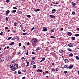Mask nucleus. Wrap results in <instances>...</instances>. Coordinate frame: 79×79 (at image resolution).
<instances>
[{
	"instance_id": "f257e3e1",
	"label": "nucleus",
	"mask_w": 79,
	"mask_h": 79,
	"mask_svg": "<svg viewBox=\"0 0 79 79\" xmlns=\"http://www.w3.org/2000/svg\"><path fill=\"white\" fill-rule=\"evenodd\" d=\"M32 43V45L33 47H35L36 46V43L37 42V40L36 38H32L31 41Z\"/></svg>"
},
{
	"instance_id": "f03ea898",
	"label": "nucleus",
	"mask_w": 79,
	"mask_h": 79,
	"mask_svg": "<svg viewBox=\"0 0 79 79\" xmlns=\"http://www.w3.org/2000/svg\"><path fill=\"white\" fill-rule=\"evenodd\" d=\"M43 29L42 31H44V32H45V31H47V28H46V27H43Z\"/></svg>"
},
{
	"instance_id": "7ed1b4c3",
	"label": "nucleus",
	"mask_w": 79,
	"mask_h": 79,
	"mask_svg": "<svg viewBox=\"0 0 79 79\" xmlns=\"http://www.w3.org/2000/svg\"><path fill=\"white\" fill-rule=\"evenodd\" d=\"M4 60H5V58L3 57H1L0 58V61L2 62V61H3Z\"/></svg>"
},
{
	"instance_id": "20e7f679",
	"label": "nucleus",
	"mask_w": 79,
	"mask_h": 79,
	"mask_svg": "<svg viewBox=\"0 0 79 79\" xmlns=\"http://www.w3.org/2000/svg\"><path fill=\"white\" fill-rule=\"evenodd\" d=\"M16 69H17V68L14 67L13 68L11 69V70H12L13 71H15V70H16Z\"/></svg>"
},
{
	"instance_id": "39448f33",
	"label": "nucleus",
	"mask_w": 79,
	"mask_h": 79,
	"mask_svg": "<svg viewBox=\"0 0 79 79\" xmlns=\"http://www.w3.org/2000/svg\"><path fill=\"white\" fill-rule=\"evenodd\" d=\"M69 47H73V44L70 43L68 44Z\"/></svg>"
},
{
	"instance_id": "423d86ee",
	"label": "nucleus",
	"mask_w": 79,
	"mask_h": 79,
	"mask_svg": "<svg viewBox=\"0 0 79 79\" xmlns=\"http://www.w3.org/2000/svg\"><path fill=\"white\" fill-rule=\"evenodd\" d=\"M68 68L69 69H72V68H73V65H69Z\"/></svg>"
},
{
	"instance_id": "0eeeda50",
	"label": "nucleus",
	"mask_w": 79,
	"mask_h": 79,
	"mask_svg": "<svg viewBox=\"0 0 79 79\" xmlns=\"http://www.w3.org/2000/svg\"><path fill=\"white\" fill-rule=\"evenodd\" d=\"M6 16H8V13H10V10H8L6 11Z\"/></svg>"
},
{
	"instance_id": "6e6552de",
	"label": "nucleus",
	"mask_w": 79,
	"mask_h": 79,
	"mask_svg": "<svg viewBox=\"0 0 79 79\" xmlns=\"http://www.w3.org/2000/svg\"><path fill=\"white\" fill-rule=\"evenodd\" d=\"M56 12V10L55 9H53L52 10V13H55Z\"/></svg>"
},
{
	"instance_id": "1a4fd4ad",
	"label": "nucleus",
	"mask_w": 79,
	"mask_h": 79,
	"mask_svg": "<svg viewBox=\"0 0 79 79\" xmlns=\"http://www.w3.org/2000/svg\"><path fill=\"white\" fill-rule=\"evenodd\" d=\"M64 61L65 63H68V62H69V61L67 59H66Z\"/></svg>"
},
{
	"instance_id": "9d476101",
	"label": "nucleus",
	"mask_w": 79,
	"mask_h": 79,
	"mask_svg": "<svg viewBox=\"0 0 79 79\" xmlns=\"http://www.w3.org/2000/svg\"><path fill=\"white\" fill-rule=\"evenodd\" d=\"M40 11V9H37L36 10H34V11H35V12H37V11Z\"/></svg>"
},
{
	"instance_id": "9b49d317",
	"label": "nucleus",
	"mask_w": 79,
	"mask_h": 79,
	"mask_svg": "<svg viewBox=\"0 0 79 79\" xmlns=\"http://www.w3.org/2000/svg\"><path fill=\"white\" fill-rule=\"evenodd\" d=\"M68 35L69 36H71L72 35V33L70 32H68Z\"/></svg>"
},
{
	"instance_id": "f8f14e48",
	"label": "nucleus",
	"mask_w": 79,
	"mask_h": 79,
	"mask_svg": "<svg viewBox=\"0 0 79 79\" xmlns=\"http://www.w3.org/2000/svg\"><path fill=\"white\" fill-rule=\"evenodd\" d=\"M11 12L12 13H16V10H13L11 11Z\"/></svg>"
},
{
	"instance_id": "ddd939ff",
	"label": "nucleus",
	"mask_w": 79,
	"mask_h": 79,
	"mask_svg": "<svg viewBox=\"0 0 79 79\" xmlns=\"http://www.w3.org/2000/svg\"><path fill=\"white\" fill-rule=\"evenodd\" d=\"M72 5L73 6V7H74L75 6L76 4L74 2H72Z\"/></svg>"
},
{
	"instance_id": "4468645a",
	"label": "nucleus",
	"mask_w": 79,
	"mask_h": 79,
	"mask_svg": "<svg viewBox=\"0 0 79 79\" xmlns=\"http://www.w3.org/2000/svg\"><path fill=\"white\" fill-rule=\"evenodd\" d=\"M14 67H15V68H18V65L17 64H16L15 65Z\"/></svg>"
},
{
	"instance_id": "2eb2a0df",
	"label": "nucleus",
	"mask_w": 79,
	"mask_h": 79,
	"mask_svg": "<svg viewBox=\"0 0 79 79\" xmlns=\"http://www.w3.org/2000/svg\"><path fill=\"white\" fill-rule=\"evenodd\" d=\"M40 49V47H38L37 48V49H36V50L37 51H38V50H39Z\"/></svg>"
},
{
	"instance_id": "dca6fc26",
	"label": "nucleus",
	"mask_w": 79,
	"mask_h": 79,
	"mask_svg": "<svg viewBox=\"0 0 79 79\" xmlns=\"http://www.w3.org/2000/svg\"><path fill=\"white\" fill-rule=\"evenodd\" d=\"M31 64H35V62L33 60H31Z\"/></svg>"
},
{
	"instance_id": "f3484780",
	"label": "nucleus",
	"mask_w": 79,
	"mask_h": 79,
	"mask_svg": "<svg viewBox=\"0 0 79 79\" xmlns=\"http://www.w3.org/2000/svg\"><path fill=\"white\" fill-rule=\"evenodd\" d=\"M55 16H53L52 15H50V17L51 18H55Z\"/></svg>"
},
{
	"instance_id": "a211bd4d",
	"label": "nucleus",
	"mask_w": 79,
	"mask_h": 79,
	"mask_svg": "<svg viewBox=\"0 0 79 79\" xmlns=\"http://www.w3.org/2000/svg\"><path fill=\"white\" fill-rule=\"evenodd\" d=\"M42 72V70H40L39 69H38L37 71V72Z\"/></svg>"
},
{
	"instance_id": "6ab92c4d",
	"label": "nucleus",
	"mask_w": 79,
	"mask_h": 79,
	"mask_svg": "<svg viewBox=\"0 0 79 79\" xmlns=\"http://www.w3.org/2000/svg\"><path fill=\"white\" fill-rule=\"evenodd\" d=\"M16 60H13L12 61V63H15V62H16Z\"/></svg>"
},
{
	"instance_id": "aec40b11",
	"label": "nucleus",
	"mask_w": 79,
	"mask_h": 79,
	"mask_svg": "<svg viewBox=\"0 0 79 79\" xmlns=\"http://www.w3.org/2000/svg\"><path fill=\"white\" fill-rule=\"evenodd\" d=\"M14 44V42H12L11 43H10L9 44V45H13V44Z\"/></svg>"
},
{
	"instance_id": "412c9836",
	"label": "nucleus",
	"mask_w": 79,
	"mask_h": 79,
	"mask_svg": "<svg viewBox=\"0 0 79 79\" xmlns=\"http://www.w3.org/2000/svg\"><path fill=\"white\" fill-rule=\"evenodd\" d=\"M29 62H27V65H26L27 67V66H29Z\"/></svg>"
},
{
	"instance_id": "4be33fe9",
	"label": "nucleus",
	"mask_w": 79,
	"mask_h": 79,
	"mask_svg": "<svg viewBox=\"0 0 79 79\" xmlns=\"http://www.w3.org/2000/svg\"><path fill=\"white\" fill-rule=\"evenodd\" d=\"M51 38H52V39H56V38L54 36H51Z\"/></svg>"
},
{
	"instance_id": "5701e85b",
	"label": "nucleus",
	"mask_w": 79,
	"mask_h": 79,
	"mask_svg": "<svg viewBox=\"0 0 79 79\" xmlns=\"http://www.w3.org/2000/svg\"><path fill=\"white\" fill-rule=\"evenodd\" d=\"M19 14H21L22 13V12L21 11H19L18 12Z\"/></svg>"
},
{
	"instance_id": "b1692460",
	"label": "nucleus",
	"mask_w": 79,
	"mask_h": 79,
	"mask_svg": "<svg viewBox=\"0 0 79 79\" xmlns=\"http://www.w3.org/2000/svg\"><path fill=\"white\" fill-rule=\"evenodd\" d=\"M69 56H73V54L72 53H70L69 54Z\"/></svg>"
},
{
	"instance_id": "393cba45",
	"label": "nucleus",
	"mask_w": 79,
	"mask_h": 79,
	"mask_svg": "<svg viewBox=\"0 0 79 79\" xmlns=\"http://www.w3.org/2000/svg\"><path fill=\"white\" fill-rule=\"evenodd\" d=\"M27 33H23V35H26Z\"/></svg>"
},
{
	"instance_id": "a878e982",
	"label": "nucleus",
	"mask_w": 79,
	"mask_h": 79,
	"mask_svg": "<svg viewBox=\"0 0 79 79\" xmlns=\"http://www.w3.org/2000/svg\"><path fill=\"white\" fill-rule=\"evenodd\" d=\"M76 59H77V60H79V57L77 56H76Z\"/></svg>"
},
{
	"instance_id": "bb28decb",
	"label": "nucleus",
	"mask_w": 79,
	"mask_h": 79,
	"mask_svg": "<svg viewBox=\"0 0 79 79\" xmlns=\"http://www.w3.org/2000/svg\"><path fill=\"white\" fill-rule=\"evenodd\" d=\"M37 66L35 65H34L33 66V68H36Z\"/></svg>"
},
{
	"instance_id": "cd10ccee",
	"label": "nucleus",
	"mask_w": 79,
	"mask_h": 79,
	"mask_svg": "<svg viewBox=\"0 0 79 79\" xmlns=\"http://www.w3.org/2000/svg\"><path fill=\"white\" fill-rule=\"evenodd\" d=\"M68 65H65L64 66V68H68Z\"/></svg>"
},
{
	"instance_id": "c85d7f7f",
	"label": "nucleus",
	"mask_w": 79,
	"mask_h": 79,
	"mask_svg": "<svg viewBox=\"0 0 79 79\" xmlns=\"http://www.w3.org/2000/svg\"><path fill=\"white\" fill-rule=\"evenodd\" d=\"M79 36V34H76L75 35V36H76V37H78V36Z\"/></svg>"
},
{
	"instance_id": "c756f323",
	"label": "nucleus",
	"mask_w": 79,
	"mask_h": 79,
	"mask_svg": "<svg viewBox=\"0 0 79 79\" xmlns=\"http://www.w3.org/2000/svg\"><path fill=\"white\" fill-rule=\"evenodd\" d=\"M17 25V23L15 22L14 23V25L15 26H16V25Z\"/></svg>"
},
{
	"instance_id": "7c9ffc66",
	"label": "nucleus",
	"mask_w": 79,
	"mask_h": 79,
	"mask_svg": "<svg viewBox=\"0 0 79 79\" xmlns=\"http://www.w3.org/2000/svg\"><path fill=\"white\" fill-rule=\"evenodd\" d=\"M27 17V18H31V16L30 15H27L26 16Z\"/></svg>"
},
{
	"instance_id": "2f4dec72",
	"label": "nucleus",
	"mask_w": 79,
	"mask_h": 79,
	"mask_svg": "<svg viewBox=\"0 0 79 79\" xmlns=\"http://www.w3.org/2000/svg\"><path fill=\"white\" fill-rule=\"evenodd\" d=\"M3 32L2 31L1 33H0V35H3Z\"/></svg>"
},
{
	"instance_id": "473e14b6",
	"label": "nucleus",
	"mask_w": 79,
	"mask_h": 79,
	"mask_svg": "<svg viewBox=\"0 0 79 79\" xmlns=\"http://www.w3.org/2000/svg\"><path fill=\"white\" fill-rule=\"evenodd\" d=\"M63 51L62 50H60L59 51V52H60V53H62V52H63Z\"/></svg>"
},
{
	"instance_id": "72a5a7b5",
	"label": "nucleus",
	"mask_w": 79,
	"mask_h": 79,
	"mask_svg": "<svg viewBox=\"0 0 79 79\" xmlns=\"http://www.w3.org/2000/svg\"><path fill=\"white\" fill-rule=\"evenodd\" d=\"M13 9H15V10H17L18 9V8H16L15 7H14L13 8Z\"/></svg>"
},
{
	"instance_id": "f704fd0d",
	"label": "nucleus",
	"mask_w": 79,
	"mask_h": 79,
	"mask_svg": "<svg viewBox=\"0 0 79 79\" xmlns=\"http://www.w3.org/2000/svg\"><path fill=\"white\" fill-rule=\"evenodd\" d=\"M72 40H75V37H72Z\"/></svg>"
},
{
	"instance_id": "c9c22d12",
	"label": "nucleus",
	"mask_w": 79,
	"mask_h": 79,
	"mask_svg": "<svg viewBox=\"0 0 79 79\" xmlns=\"http://www.w3.org/2000/svg\"><path fill=\"white\" fill-rule=\"evenodd\" d=\"M10 68H11V69L12 68H13V65H10Z\"/></svg>"
},
{
	"instance_id": "e433bc0d",
	"label": "nucleus",
	"mask_w": 79,
	"mask_h": 79,
	"mask_svg": "<svg viewBox=\"0 0 79 79\" xmlns=\"http://www.w3.org/2000/svg\"><path fill=\"white\" fill-rule=\"evenodd\" d=\"M12 38L11 37H9L8 38V40H10V39H11Z\"/></svg>"
},
{
	"instance_id": "4c0bfd02",
	"label": "nucleus",
	"mask_w": 79,
	"mask_h": 79,
	"mask_svg": "<svg viewBox=\"0 0 79 79\" xmlns=\"http://www.w3.org/2000/svg\"><path fill=\"white\" fill-rule=\"evenodd\" d=\"M64 74H66L67 73H68V71H65L64 72Z\"/></svg>"
},
{
	"instance_id": "58836bf2",
	"label": "nucleus",
	"mask_w": 79,
	"mask_h": 79,
	"mask_svg": "<svg viewBox=\"0 0 79 79\" xmlns=\"http://www.w3.org/2000/svg\"><path fill=\"white\" fill-rule=\"evenodd\" d=\"M18 74H21V71H20V70H19L18 72Z\"/></svg>"
},
{
	"instance_id": "ea45409f",
	"label": "nucleus",
	"mask_w": 79,
	"mask_h": 79,
	"mask_svg": "<svg viewBox=\"0 0 79 79\" xmlns=\"http://www.w3.org/2000/svg\"><path fill=\"white\" fill-rule=\"evenodd\" d=\"M72 15H75V12H73Z\"/></svg>"
},
{
	"instance_id": "a19ab883",
	"label": "nucleus",
	"mask_w": 79,
	"mask_h": 79,
	"mask_svg": "<svg viewBox=\"0 0 79 79\" xmlns=\"http://www.w3.org/2000/svg\"><path fill=\"white\" fill-rule=\"evenodd\" d=\"M19 47H21V43H19Z\"/></svg>"
},
{
	"instance_id": "79ce46f5",
	"label": "nucleus",
	"mask_w": 79,
	"mask_h": 79,
	"mask_svg": "<svg viewBox=\"0 0 79 79\" xmlns=\"http://www.w3.org/2000/svg\"><path fill=\"white\" fill-rule=\"evenodd\" d=\"M27 53H26V55H28V54H29V52H28V50H27Z\"/></svg>"
},
{
	"instance_id": "37998d69",
	"label": "nucleus",
	"mask_w": 79,
	"mask_h": 79,
	"mask_svg": "<svg viewBox=\"0 0 79 79\" xmlns=\"http://www.w3.org/2000/svg\"><path fill=\"white\" fill-rule=\"evenodd\" d=\"M68 50L69 51H72V50L71 49H70V48H69L68 49Z\"/></svg>"
},
{
	"instance_id": "c03bdc74",
	"label": "nucleus",
	"mask_w": 79,
	"mask_h": 79,
	"mask_svg": "<svg viewBox=\"0 0 79 79\" xmlns=\"http://www.w3.org/2000/svg\"><path fill=\"white\" fill-rule=\"evenodd\" d=\"M25 58L24 57H22L21 58V60H24Z\"/></svg>"
},
{
	"instance_id": "a18cd8bd",
	"label": "nucleus",
	"mask_w": 79,
	"mask_h": 79,
	"mask_svg": "<svg viewBox=\"0 0 79 79\" xmlns=\"http://www.w3.org/2000/svg\"><path fill=\"white\" fill-rule=\"evenodd\" d=\"M42 60H43V61H44V60H45V58H44V57H43L42 58Z\"/></svg>"
},
{
	"instance_id": "49530a36",
	"label": "nucleus",
	"mask_w": 79,
	"mask_h": 79,
	"mask_svg": "<svg viewBox=\"0 0 79 79\" xmlns=\"http://www.w3.org/2000/svg\"><path fill=\"white\" fill-rule=\"evenodd\" d=\"M27 44L28 45H30V44H29V42H28L27 43Z\"/></svg>"
},
{
	"instance_id": "de8ad7c7",
	"label": "nucleus",
	"mask_w": 79,
	"mask_h": 79,
	"mask_svg": "<svg viewBox=\"0 0 79 79\" xmlns=\"http://www.w3.org/2000/svg\"><path fill=\"white\" fill-rule=\"evenodd\" d=\"M5 29H8V27H5Z\"/></svg>"
},
{
	"instance_id": "09e8293b",
	"label": "nucleus",
	"mask_w": 79,
	"mask_h": 79,
	"mask_svg": "<svg viewBox=\"0 0 79 79\" xmlns=\"http://www.w3.org/2000/svg\"><path fill=\"white\" fill-rule=\"evenodd\" d=\"M32 60H35V57H33Z\"/></svg>"
},
{
	"instance_id": "8fccbe9b",
	"label": "nucleus",
	"mask_w": 79,
	"mask_h": 79,
	"mask_svg": "<svg viewBox=\"0 0 79 79\" xmlns=\"http://www.w3.org/2000/svg\"><path fill=\"white\" fill-rule=\"evenodd\" d=\"M26 79V77H23L22 78V79Z\"/></svg>"
},
{
	"instance_id": "3c124183",
	"label": "nucleus",
	"mask_w": 79,
	"mask_h": 79,
	"mask_svg": "<svg viewBox=\"0 0 79 79\" xmlns=\"http://www.w3.org/2000/svg\"><path fill=\"white\" fill-rule=\"evenodd\" d=\"M52 71H55V69H54L52 68Z\"/></svg>"
},
{
	"instance_id": "603ef678",
	"label": "nucleus",
	"mask_w": 79,
	"mask_h": 79,
	"mask_svg": "<svg viewBox=\"0 0 79 79\" xmlns=\"http://www.w3.org/2000/svg\"><path fill=\"white\" fill-rule=\"evenodd\" d=\"M51 32H54V30H51Z\"/></svg>"
},
{
	"instance_id": "864d4df0",
	"label": "nucleus",
	"mask_w": 79,
	"mask_h": 79,
	"mask_svg": "<svg viewBox=\"0 0 79 79\" xmlns=\"http://www.w3.org/2000/svg\"><path fill=\"white\" fill-rule=\"evenodd\" d=\"M6 2L8 3L9 2V0H6Z\"/></svg>"
},
{
	"instance_id": "5fc2aeb1",
	"label": "nucleus",
	"mask_w": 79,
	"mask_h": 79,
	"mask_svg": "<svg viewBox=\"0 0 79 79\" xmlns=\"http://www.w3.org/2000/svg\"><path fill=\"white\" fill-rule=\"evenodd\" d=\"M32 54H35V52H32Z\"/></svg>"
},
{
	"instance_id": "6e6d98bb",
	"label": "nucleus",
	"mask_w": 79,
	"mask_h": 79,
	"mask_svg": "<svg viewBox=\"0 0 79 79\" xmlns=\"http://www.w3.org/2000/svg\"><path fill=\"white\" fill-rule=\"evenodd\" d=\"M20 27H23V25H21L20 26Z\"/></svg>"
},
{
	"instance_id": "4d7b16f0",
	"label": "nucleus",
	"mask_w": 79,
	"mask_h": 79,
	"mask_svg": "<svg viewBox=\"0 0 79 79\" xmlns=\"http://www.w3.org/2000/svg\"><path fill=\"white\" fill-rule=\"evenodd\" d=\"M14 73L15 74H16L17 73V72H16V71L14 72Z\"/></svg>"
},
{
	"instance_id": "13d9d810",
	"label": "nucleus",
	"mask_w": 79,
	"mask_h": 79,
	"mask_svg": "<svg viewBox=\"0 0 79 79\" xmlns=\"http://www.w3.org/2000/svg\"><path fill=\"white\" fill-rule=\"evenodd\" d=\"M61 31H63V28H62L60 29Z\"/></svg>"
},
{
	"instance_id": "bf43d9fd",
	"label": "nucleus",
	"mask_w": 79,
	"mask_h": 79,
	"mask_svg": "<svg viewBox=\"0 0 79 79\" xmlns=\"http://www.w3.org/2000/svg\"><path fill=\"white\" fill-rule=\"evenodd\" d=\"M6 21H8V18L6 17Z\"/></svg>"
},
{
	"instance_id": "052dcab7",
	"label": "nucleus",
	"mask_w": 79,
	"mask_h": 79,
	"mask_svg": "<svg viewBox=\"0 0 79 79\" xmlns=\"http://www.w3.org/2000/svg\"><path fill=\"white\" fill-rule=\"evenodd\" d=\"M7 49H8V48H10V47H9V46H7Z\"/></svg>"
},
{
	"instance_id": "680f3d73",
	"label": "nucleus",
	"mask_w": 79,
	"mask_h": 79,
	"mask_svg": "<svg viewBox=\"0 0 79 79\" xmlns=\"http://www.w3.org/2000/svg\"><path fill=\"white\" fill-rule=\"evenodd\" d=\"M23 47L24 49H25V48H26V47H25V46H23Z\"/></svg>"
},
{
	"instance_id": "e2e57ef3",
	"label": "nucleus",
	"mask_w": 79,
	"mask_h": 79,
	"mask_svg": "<svg viewBox=\"0 0 79 79\" xmlns=\"http://www.w3.org/2000/svg\"><path fill=\"white\" fill-rule=\"evenodd\" d=\"M42 61H43V60H42H42H41V61H40V63H41V62H42Z\"/></svg>"
},
{
	"instance_id": "0e129e2a",
	"label": "nucleus",
	"mask_w": 79,
	"mask_h": 79,
	"mask_svg": "<svg viewBox=\"0 0 79 79\" xmlns=\"http://www.w3.org/2000/svg\"><path fill=\"white\" fill-rule=\"evenodd\" d=\"M77 31H79V28H77Z\"/></svg>"
},
{
	"instance_id": "69168bd1",
	"label": "nucleus",
	"mask_w": 79,
	"mask_h": 79,
	"mask_svg": "<svg viewBox=\"0 0 79 79\" xmlns=\"http://www.w3.org/2000/svg\"><path fill=\"white\" fill-rule=\"evenodd\" d=\"M45 73H48V72L46 71Z\"/></svg>"
},
{
	"instance_id": "338daca9",
	"label": "nucleus",
	"mask_w": 79,
	"mask_h": 79,
	"mask_svg": "<svg viewBox=\"0 0 79 79\" xmlns=\"http://www.w3.org/2000/svg\"><path fill=\"white\" fill-rule=\"evenodd\" d=\"M18 55H19V54H21V52H18Z\"/></svg>"
},
{
	"instance_id": "774afa93",
	"label": "nucleus",
	"mask_w": 79,
	"mask_h": 79,
	"mask_svg": "<svg viewBox=\"0 0 79 79\" xmlns=\"http://www.w3.org/2000/svg\"><path fill=\"white\" fill-rule=\"evenodd\" d=\"M35 29V28L34 27H33L32 28V29L31 30H34V29Z\"/></svg>"
}]
</instances>
